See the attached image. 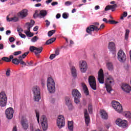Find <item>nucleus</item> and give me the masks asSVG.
<instances>
[{"label":"nucleus","instance_id":"37998d69","mask_svg":"<svg viewBox=\"0 0 131 131\" xmlns=\"http://www.w3.org/2000/svg\"><path fill=\"white\" fill-rule=\"evenodd\" d=\"M29 53V52H26L24 54H23L22 56H21V60H23V59H24L25 57H26L28 55Z\"/></svg>","mask_w":131,"mask_h":131},{"label":"nucleus","instance_id":"ddd939ff","mask_svg":"<svg viewBox=\"0 0 131 131\" xmlns=\"http://www.w3.org/2000/svg\"><path fill=\"white\" fill-rule=\"evenodd\" d=\"M30 51L31 52H33L36 56L38 55V54H40L41 52H42V47H40L38 48L34 47V46H31L30 47Z\"/></svg>","mask_w":131,"mask_h":131},{"label":"nucleus","instance_id":"f704fd0d","mask_svg":"<svg viewBox=\"0 0 131 131\" xmlns=\"http://www.w3.org/2000/svg\"><path fill=\"white\" fill-rule=\"evenodd\" d=\"M123 115L127 118H131V113L129 112H125Z\"/></svg>","mask_w":131,"mask_h":131},{"label":"nucleus","instance_id":"4c0bfd02","mask_svg":"<svg viewBox=\"0 0 131 131\" xmlns=\"http://www.w3.org/2000/svg\"><path fill=\"white\" fill-rule=\"evenodd\" d=\"M80 97H75L74 98V102L75 104H79L80 103V100L79 99Z\"/></svg>","mask_w":131,"mask_h":131},{"label":"nucleus","instance_id":"e433bc0d","mask_svg":"<svg viewBox=\"0 0 131 131\" xmlns=\"http://www.w3.org/2000/svg\"><path fill=\"white\" fill-rule=\"evenodd\" d=\"M55 32H56V30H52L51 31H50L48 32V35L49 37H51L53 35V34H54V33H55Z\"/></svg>","mask_w":131,"mask_h":131},{"label":"nucleus","instance_id":"680f3d73","mask_svg":"<svg viewBox=\"0 0 131 131\" xmlns=\"http://www.w3.org/2000/svg\"><path fill=\"white\" fill-rule=\"evenodd\" d=\"M104 27H105V25H104V24H101L100 27V28H98V29H103V28H104Z\"/></svg>","mask_w":131,"mask_h":131},{"label":"nucleus","instance_id":"69168bd1","mask_svg":"<svg viewBox=\"0 0 131 131\" xmlns=\"http://www.w3.org/2000/svg\"><path fill=\"white\" fill-rule=\"evenodd\" d=\"M108 23H110V24H114L115 23V20H108Z\"/></svg>","mask_w":131,"mask_h":131},{"label":"nucleus","instance_id":"052dcab7","mask_svg":"<svg viewBox=\"0 0 131 131\" xmlns=\"http://www.w3.org/2000/svg\"><path fill=\"white\" fill-rule=\"evenodd\" d=\"M127 16V12L125 11L123 13V17H126Z\"/></svg>","mask_w":131,"mask_h":131},{"label":"nucleus","instance_id":"c85d7f7f","mask_svg":"<svg viewBox=\"0 0 131 131\" xmlns=\"http://www.w3.org/2000/svg\"><path fill=\"white\" fill-rule=\"evenodd\" d=\"M82 86L83 88V90L84 91L85 95H86V96H89V89H88L86 85H85L84 83H82Z\"/></svg>","mask_w":131,"mask_h":131},{"label":"nucleus","instance_id":"4468645a","mask_svg":"<svg viewBox=\"0 0 131 131\" xmlns=\"http://www.w3.org/2000/svg\"><path fill=\"white\" fill-rule=\"evenodd\" d=\"M12 63L15 64V65H19L20 63L21 65H24V66H26V63L22 60V56H19L18 57V59L17 58H14L12 60Z\"/></svg>","mask_w":131,"mask_h":131},{"label":"nucleus","instance_id":"338daca9","mask_svg":"<svg viewBox=\"0 0 131 131\" xmlns=\"http://www.w3.org/2000/svg\"><path fill=\"white\" fill-rule=\"evenodd\" d=\"M12 131H18V129H17V127L16 126H14L13 127Z\"/></svg>","mask_w":131,"mask_h":131},{"label":"nucleus","instance_id":"72a5a7b5","mask_svg":"<svg viewBox=\"0 0 131 131\" xmlns=\"http://www.w3.org/2000/svg\"><path fill=\"white\" fill-rule=\"evenodd\" d=\"M129 35V30L126 29L125 30V39L127 40L128 39V36Z\"/></svg>","mask_w":131,"mask_h":131},{"label":"nucleus","instance_id":"b1692460","mask_svg":"<svg viewBox=\"0 0 131 131\" xmlns=\"http://www.w3.org/2000/svg\"><path fill=\"white\" fill-rule=\"evenodd\" d=\"M6 20L8 22H17V21L19 20V18H18L17 16L9 18V16H7L6 17Z\"/></svg>","mask_w":131,"mask_h":131},{"label":"nucleus","instance_id":"cd10ccee","mask_svg":"<svg viewBox=\"0 0 131 131\" xmlns=\"http://www.w3.org/2000/svg\"><path fill=\"white\" fill-rule=\"evenodd\" d=\"M47 16V11L45 10H42L40 11V13L38 14L39 18H43Z\"/></svg>","mask_w":131,"mask_h":131},{"label":"nucleus","instance_id":"a19ab883","mask_svg":"<svg viewBox=\"0 0 131 131\" xmlns=\"http://www.w3.org/2000/svg\"><path fill=\"white\" fill-rule=\"evenodd\" d=\"M2 60H3V61H5V62H11V60L8 57H3L2 58Z\"/></svg>","mask_w":131,"mask_h":131},{"label":"nucleus","instance_id":"412c9836","mask_svg":"<svg viewBox=\"0 0 131 131\" xmlns=\"http://www.w3.org/2000/svg\"><path fill=\"white\" fill-rule=\"evenodd\" d=\"M71 72L72 76L74 78H76L77 77V70H76V68L75 67H72L71 68Z\"/></svg>","mask_w":131,"mask_h":131},{"label":"nucleus","instance_id":"ea45409f","mask_svg":"<svg viewBox=\"0 0 131 131\" xmlns=\"http://www.w3.org/2000/svg\"><path fill=\"white\" fill-rule=\"evenodd\" d=\"M26 25L28 26V30H30V28L33 27V26L30 24V23H27Z\"/></svg>","mask_w":131,"mask_h":131},{"label":"nucleus","instance_id":"7ed1b4c3","mask_svg":"<svg viewBox=\"0 0 131 131\" xmlns=\"http://www.w3.org/2000/svg\"><path fill=\"white\" fill-rule=\"evenodd\" d=\"M32 92L34 101L39 102V100L41 98L40 97V88L37 86H34L33 88Z\"/></svg>","mask_w":131,"mask_h":131},{"label":"nucleus","instance_id":"603ef678","mask_svg":"<svg viewBox=\"0 0 131 131\" xmlns=\"http://www.w3.org/2000/svg\"><path fill=\"white\" fill-rule=\"evenodd\" d=\"M10 72L11 70H10V69H8L6 71V76H9Z\"/></svg>","mask_w":131,"mask_h":131},{"label":"nucleus","instance_id":"dca6fc26","mask_svg":"<svg viewBox=\"0 0 131 131\" xmlns=\"http://www.w3.org/2000/svg\"><path fill=\"white\" fill-rule=\"evenodd\" d=\"M108 49L111 52H113V55H114V57H115V56H116V47L114 42H110L109 43Z\"/></svg>","mask_w":131,"mask_h":131},{"label":"nucleus","instance_id":"1a4fd4ad","mask_svg":"<svg viewBox=\"0 0 131 131\" xmlns=\"http://www.w3.org/2000/svg\"><path fill=\"white\" fill-rule=\"evenodd\" d=\"M40 122L43 130L48 129V119L45 116H42L40 119Z\"/></svg>","mask_w":131,"mask_h":131},{"label":"nucleus","instance_id":"5701e85b","mask_svg":"<svg viewBox=\"0 0 131 131\" xmlns=\"http://www.w3.org/2000/svg\"><path fill=\"white\" fill-rule=\"evenodd\" d=\"M116 8H117V5L116 4H114L113 5H107L105 8V11H109V10H111L112 12H114Z\"/></svg>","mask_w":131,"mask_h":131},{"label":"nucleus","instance_id":"de8ad7c7","mask_svg":"<svg viewBox=\"0 0 131 131\" xmlns=\"http://www.w3.org/2000/svg\"><path fill=\"white\" fill-rule=\"evenodd\" d=\"M21 52L20 51H16L14 53V56H18V55H20L21 54Z\"/></svg>","mask_w":131,"mask_h":131},{"label":"nucleus","instance_id":"e2e57ef3","mask_svg":"<svg viewBox=\"0 0 131 131\" xmlns=\"http://www.w3.org/2000/svg\"><path fill=\"white\" fill-rule=\"evenodd\" d=\"M52 2H53V0H47L46 1V3L47 4V5H49V4H50V3H52Z\"/></svg>","mask_w":131,"mask_h":131},{"label":"nucleus","instance_id":"79ce46f5","mask_svg":"<svg viewBox=\"0 0 131 131\" xmlns=\"http://www.w3.org/2000/svg\"><path fill=\"white\" fill-rule=\"evenodd\" d=\"M30 128H31V130H32V131L39 130V129H37L35 130V128H34V126H33V125H32V124L30 125Z\"/></svg>","mask_w":131,"mask_h":131},{"label":"nucleus","instance_id":"4d7b16f0","mask_svg":"<svg viewBox=\"0 0 131 131\" xmlns=\"http://www.w3.org/2000/svg\"><path fill=\"white\" fill-rule=\"evenodd\" d=\"M64 5H65V6H70V5H71V3L69 1H68L65 3Z\"/></svg>","mask_w":131,"mask_h":131},{"label":"nucleus","instance_id":"8fccbe9b","mask_svg":"<svg viewBox=\"0 0 131 131\" xmlns=\"http://www.w3.org/2000/svg\"><path fill=\"white\" fill-rule=\"evenodd\" d=\"M49 58L50 60H53L54 58H56V54H51Z\"/></svg>","mask_w":131,"mask_h":131},{"label":"nucleus","instance_id":"f3484780","mask_svg":"<svg viewBox=\"0 0 131 131\" xmlns=\"http://www.w3.org/2000/svg\"><path fill=\"white\" fill-rule=\"evenodd\" d=\"M98 79L99 83H104V72L102 69L98 72Z\"/></svg>","mask_w":131,"mask_h":131},{"label":"nucleus","instance_id":"58836bf2","mask_svg":"<svg viewBox=\"0 0 131 131\" xmlns=\"http://www.w3.org/2000/svg\"><path fill=\"white\" fill-rule=\"evenodd\" d=\"M36 117L37 118V121L38 123H39V112L36 111Z\"/></svg>","mask_w":131,"mask_h":131},{"label":"nucleus","instance_id":"7c9ffc66","mask_svg":"<svg viewBox=\"0 0 131 131\" xmlns=\"http://www.w3.org/2000/svg\"><path fill=\"white\" fill-rule=\"evenodd\" d=\"M68 126L70 130H73V122L72 121L68 122Z\"/></svg>","mask_w":131,"mask_h":131},{"label":"nucleus","instance_id":"c756f323","mask_svg":"<svg viewBox=\"0 0 131 131\" xmlns=\"http://www.w3.org/2000/svg\"><path fill=\"white\" fill-rule=\"evenodd\" d=\"M24 32L29 37H32L33 36V33L30 32V30H25Z\"/></svg>","mask_w":131,"mask_h":131},{"label":"nucleus","instance_id":"13d9d810","mask_svg":"<svg viewBox=\"0 0 131 131\" xmlns=\"http://www.w3.org/2000/svg\"><path fill=\"white\" fill-rule=\"evenodd\" d=\"M59 54H60V53H59V50L58 49L56 50V51H55V55H56V56H58V55Z\"/></svg>","mask_w":131,"mask_h":131},{"label":"nucleus","instance_id":"0eeeda50","mask_svg":"<svg viewBox=\"0 0 131 131\" xmlns=\"http://www.w3.org/2000/svg\"><path fill=\"white\" fill-rule=\"evenodd\" d=\"M117 56L118 60L119 62H121V63L125 62V60H126V55L123 50H120L118 52Z\"/></svg>","mask_w":131,"mask_h":131},{"label":"nucleus","instance_id":"f257e3e1","mask_svg":"<svg viewBox=\"0 0 131 131\" xmlns=\"http://www.w3.org/2000/svg\"><path fill=\"white\" fill-rule=\"evenodd\" d=\"M47 89L50 94H54L56 92V83L52 77L47 79Z\"/></svg>","mask_w":131,"mask_h":131},{"label":"nucleus","instance_id":"20e7f679","mask_svg":"<svg viewBox=\"0 0 131 131\" xmlns=\"http://www.w3.org/2000/svg\"><path fill=\"white\" fill-rule=\"evenodd\" d=\"M8 102V97L5 91L0 92V106L1 107H6Z\"/></svg>","mask_w":131,"mask_h":131},{"label":"nucleus","instance_id":"f03ea898","mask_svg":"<svg viewBox=\"0 0 131 131\" xmlns=\"http://www.w3.org/2000/svg\"><path fill=\"white\" fill-rule=\"evenodd\" d=\"M105 87L108 94H111L112 92V86L114 84V79L112 76H108L105 81Z\"/></svg>","mask_w":131,"mask_h":131},{"label":"nucleus","instance_id":"473e14b6","mask_svg":"<svg viewBox=\"0 0 131 131\" xmlns=\"http://www.w3.org/2000/svg\"><path fill=\"white\" fill-rule=\"evenodd\" d=\"M21 125L25 129H27L28 128V123L26 121H22Z\"/></svg>","mask_w":131,"mask_h":131},{"label":"nucleus","instance_id":"393cba45","mask_svg":"<svg viewBox=\"0 0 131 131\" xmlns=\"http://www.w3.org/2000/svg\"><path fill=\"white\" fill-rule=\"evenodd\" d=\"M84 116L85 118V123L86 125H89V123H90V116L89 115V114L88 113V111L86 110H85L84 112Z\"/></svg>","mask_w":131,"mask_h":131},{"label":"nucleus","instance_id":"6ab92c4d","mask_svg":"<svg viewBox=\"0 0 131 131\" xmlns=\"http://www.w3.org/2000/svg\"><path fill=\"white\" fill-rule=\"evenodd\" d=\"M121 89L125 93H130L131 87L128 84H124L121 86Z\"/></svg>","mask_w":131,"mask_h":131},{"label":"nucleus","instance_id":"2eb2a0df","mask_svg":"<svg viewBox=\"0 0 131 131\" xmlns=\"http://www.w3.org/2000/svg\"><path fill=\"white\" fill-rule=\"evenodd\" d=\"M99 27L96 26L95 25H91L90 27H88L86 30V31L89 34H92V31H96L98 32L100 30Z\"/></svg>","mask_w":131,"mask_h":131},{"label":"nucleus","instance_id":"2f4dec72","mask_svg":"<svg viewBox=\"0 0 131 131\" xmlns=\"http://www.w3.org/2000/svg\"><path fill=\"white\" fill-rule=\"evenodd\" d=\"M56 40V38H52L49 40H48L46 42V45H51V43H53V42H54V41H55Z\"/></svg>","mask_w":131,"mask_h":131},{"label":"nucleus","instance_id":"3c124183","mask_svg":"<svg viewBox=\"0 0 131 131\" xmlns=\"http://www.w3.org/2000/svg\"><path fill=\"white\" fill-rule=\"evenodd\" d=\"M27 63L28 65L26 64V66H28V67L32 66V64H33V62L32 61H30V62L27 61Z\"/></svg>","mask_w":131,"mask_h":131},{"label":"nucleus","instance_id":"bf43d9fd","mask_svg":"<svg viewBox=\"0 0 131 131\" xmlns=\"http://www.w3.org/2000/svg\"><path fill=\"white\" fill-rule=\"evenodd\" d=\"M52 6H56L57 5H58V3L57 2H54L51 4Z\"/></svg>","mask_w":131,"mask_h":131},{"label":"nucleus","instance_id":"0e129e2a","mask_svg":"<svg viewBox=\"0 0 131 131\" xmlns=\"http://www.w3.org/2000/svg\"><path fill=\"white\" fill-rule=\"evenodd\" d=\"M34 31H37L38 30V26H36L33 29Z\"/></svg>","mask_w":131,"mask_h":131},{"label":"nucleus","instance_id":"39448f33","mask_svg":"<svg viewBox=\"0 0 131 131\" xmlns=\"http://www.w3.org/2000/svg\"><path fill=\"white\" fill-rule=\"evenodd\" d=\"M56 123L58 128L64 127L65 126V118H64V116L59 115L58 117Z\"/></svg>","mask_w":131,"mask_h":131},{"label":"nucleus","instance_id":"864d4df0","mask_svg":"<svg viewBox=\"0 0 131 131\" xmlns=\"http://www.w3.org/2000/svg\"><path fill=\"white\" fill-rule=\"evenodd\" d=\"M45 22L46 23L47 27H49V26H50V24H51V23H50V21L48 19H46L45 20Z\"/></svg>","mask_w":131,"mask_h":131},{"label":"nucleus","instance_id":"4be33fe9","mask_svg":"<svg viewBox=\"0 0 131 131\" xmlns=\"http://www.w3.org/2000/svg\"><path fill=\"white\" fill-rule=\"evenodd\" d=\"M72 94L74 98H81V94L77 89L73 90Z\"/></svg>","mask_w":131,"mask_h":131},{"label":"nucleus","instance_id":"774afa93","mask_svg":"<svg viewBox=\"0 0 131 131\" xmlns=\"http://www.w3.org/2000/svg\"><path fill=\"white\" fill-rule=\"evenodd\" d=\"M17 31L18 33H21V32H22V31H23V29L19 28L17 29Z\"/></svg>","mask_w":131,"mask_h":131},{"label":"nucleus","instance_id":"5fc2aeb1","mask_svg":"<svg viewBox=\"0 0 131 131\" xmlns=\"http://www.w3.org/2000/svg\"><path fill=\"white\" fill-rule=\"evenodd\" d=\"M9 41L10 42H13V41H15V38L13 37H10L9 38Z\"/></svg>","mask_w":131,"mask_h":131},{"label":"nucleus","instance_id":"423d86ee","mask_svg":"<svg viewBox=\"0 0 131 131\" xmlns=\"http://www.w3.org/2000/svg\"><path fill=\"white\" fill-rule=\"evenodd\" d=\"M89 84L94 91L97 90V82H96V78L94 76H90L88 79Z\"/></svg>","mask_w":131,"mask_h":131},{"label":"nucleus","instance_id":"a878e982","mask_svg":"<svg viewBox=\"0 0 131 131\" xmlns=\"http://www.w3.org/2000/svg\"><path fill=\"white\" fill-rule=\"evenodd\" d=\"M106 68L109 71H113V70H114V67L113 66V63L112 62H107Z\"/></svg>","mask_w":131,"mask_h":131},{"label":"nucleus","instance_id":"6e6d98bb","mask_svg":"<svg viewBox=\"0 0 131 131\" xmlns=\"http://www.w3.org/2000/svg\"><path fill=\"white\" fill-rule=\"evenodd\" d=\"M110 126H111V124H110V123H107L105 124V127L106 128H109V127H110Z\"/></svg>","mask_w":131,"mask_h":131},{"label":"nucleus","instance_id":"09e8293b","mask_svg":"<svg viewBox=\"0 0 131 131\" xmlns=\"http://www.w3.org/2000/svg\"><path fill=\"white\" fill-rule=\"evenodd\" d=\"M19 36H20V37H21V38H26V36L25 34H22V33H19Z\"/></svg>","mask_w":131,"mask_h":131},{"label":"nucleus","instance_id":"c9c22d12","mask_svg":"<svg viewBox=\"0 0 131 131\" xmlns=\"http://www.w3.org/2000/svg\"><path fill=\"white\" fill-rule=\"evenodd\" d=\"M38 39H39L38 37H37V36H35L31 38V41L32 42H36Z\"/></svg>","mask_w":131,"mask_h":131},{"label":"nucleus","instance_id":"9b49d317","mask_svg":"<svg viewBox=\"0 0 131 131\" xmlns=\"http://www.w3.org/2000/svg\"><path fill=\"white\" fill-rule=\"evenodd\" d=\"M116 124L119 126H121L123 128H125L127 125V121L125 120H121L120 119H118L116 120Z\"/></svg>","mask_w":131,"mask_h":131},{"label":"nucleus","instance_id":"c03bdc74","mask_svg":"<svg viewBox=\"0 0 131 131\" xmlns=\"http://www.w3.org/2000/svg\"><path fill=\"white\" fill-rule=\"evenodd\" d=\"M41 84L42 86H45V85H46V80H45V79H41Z\"/></svg>","mask_w":131,"mask_h":131},{"label":"nucleus","instance_id":"a18cd8bd","mask_svg":"<svg viewBox=\"0 0 131 131\" xmlns=\"http://www.w3.org/2000/svg\"><path fill=\"white\" fill-rule=\"evenodd\" d=\"M88 110H89L90 113H92V112H93V107H92V105H89L88 106Z\"/></svg>","mask_w":131,"mask_h":131},{"label":"nucleus","instance_id":"6e6552de","mask_svg":"<svg viewBox=\"0 0 131 131\" xmlns=\"http://www.w3.org/2000/svg\"><path fill=\"white\" fill-rule=\"evenodd\" d=\"M112 105L114 109L118 112V113H121L122 112V106L120 103L116 101H114L112 102Z\"/></svg>","mask_w":131,"mask_h":131},{"label":"nucleus","instance_id":"f8f14e48","mask_svg":"<svg viewBox=\"0 0 131 131\" xmlns=\"http://www.w3.org/2000/svg\"><path fill=\"white\" fill-rule=\"evenodd\" d=\"M5 114L8 119H12L14 116V110L12 107L7 108L5 111Z\"/></svg>","mask_w":131,"mask_h":131},{"label":"nucleus","instance_id":"aec40b11","mask_svg":"<svg viewBox=\"0 0 131 131\" xmlns=\"http://www.w3.org/2000/svg\"><path fill=\"white\" fill-rule=\"evenodd\" d=\"M18 16L20 17V18H25V17L27 16L28 15V11L27 9H24L19 12L18 14Z\"/></svg>","mask_w":131,"mask_h":131},{"label":"nucleus","instance_id":"bb28decb","mask_svg":"<svg viewBox=\"0 0 131 131\" xmlns=\"http://www.w3.org/2000/svg\"><path fill=\"white\" fill-rule=\"evenodd\" d=\"M100 114H101V118L103 119H107V118H108V114H107L106 111L103 110H101Z\"/></svg>","mask_w":131,"mask_h":131},{"label":"nucleus","instance_id":"9d476101","mask_svg":"<svg viewBox=\"0 0 131 131\" xmlns=\"http://www.w3.org/2000/svg\"><path fill=\"white\" fill-rule=\"evenodd\" d=\"M79 66L81 72L82 73H85L86 70L88 69V64L84 60H81L79 62Z\"/></svg>","mask_w":131,"mask_h":131},{"label":"nucleus","instance_id":"49530a36","mask_svg":"<svg viewBox=\"0 0 131 131\" xmlns=\"http://www.w3.org/2000/svg\"><path fill=\"white\" fill-rule=\"evenodd\" d=\"M62 17L63 18V19H67V18H68V15L67 14V13H64L62 14Z\"/></svg>","mask_w":131,"mask_h":131},{"label":"nucleus","instance_id":"a211bd4d","mask_svg":"<svg viewBox=\"0 0 131 131\" xmlns=\"http://www.w3.org/2000/svg\"><path fill=\"white\" fill-rule=\"evenodd\" d=\"M66 105L67 106L69 110H73L74 109V107H73V105H72V102H71V100L69 98H66Z\"/></svg>","mask_w":131,"mask_h":131}]
</instances>
